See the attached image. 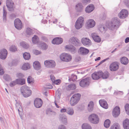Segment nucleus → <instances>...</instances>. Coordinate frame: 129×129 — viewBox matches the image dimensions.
<instances>
[{"label": "nucleus", "instance_id": "obj_38", "mask_svg": "<svg viewBox=\"0 0 129 129\" xmlns=\"http://www.w3.org/2000/svg\"><path fill=\"white\" fill-rule=\"evenodd\" d=\"M76 88L75 84H73L69 85L67 87V90H70L75 89Z\"/></svg>", "mask_w": 129, "mask_h": 129}, {"label": "nucleus", "instance_id": "obj_5", "mask_svg": "<svg viewBox=\"0 0 129 129\" xmlns=\"http://www.w3.org/2000/svg\"><path fill=\"white\" fill-rule=\"evenodd\" d=\"M84 18L83 17L80 16L78 18L75 25L76 29H78L82 27L84 23Z\"/></svg>", "mask_w": 129, "mask_h": 129}, {"label": "nucleus", "instance_id": "obj_8", "mask_svg": "<svg viewBox=\"0 0 129 129\" xmlns=\"http://www.w3.org/2000/svg\"><path fill=\"white\" fill-rule=\"evenodd\" d=\"M45 66L47 68H53L55 66V62L53 60H46L44 62Z\"/></svg>", "mask_w": 129, "mask_h": 129}, {"label": "nucleus", "instance_id": "obj_55", "mask_svg": "<svg viewBox=\"0 0 129 129\" xmlns=\"http://www.w3.org/2000/svg\"><path fill=\"white\" fill-rule=\"evenodd\" d=\"M34 53L36 55H38L40 54V52L37 50H35L34 51Z\"/></svg>", "mask_w": 129, "mask_h": 129}, {"label": "nucleus", "instance_id": "obj_2", "mask_svg": "<svg viewBox=\"0 0 129 129\" xmlns=\"http://www.w3.org/2000/svg\"><path fill=\"white\" fill-rule=\"evenodd\" d=\"M20 91L22 95L25 98L29 96L31 94V91L29 87L26 85L22 86L20 88Z\"/></svg>", "mask_w": 129, "mask_h": 129}, {"label": "nucleus", "instance_id": "obj_54", "mask_svg": "<svg viewBox=\"0 0 129 129\" xmlns=\"http://www.w3.org/2000/svg\"><path fill=\"white\" fill-rule=\"evenodd\" d=\"M109 59V58L108 57L105 59L101 61L98 64L97 66H96V67L97 66H98L99 65H100V64L102 63H103L106 61V60Z\"/></svg>", "mask_w": 129, "mask_h": 129}, {"label": "nucleus", "instance_id": "obj_46", "mask_svg": "<svg viewBox=\"0 0 129 129\" xmlns=\"http://www.w3.org/2000/svg\"><path fill=\"white\" fill-rule=\"evenodd\" d=\"M26 32L27 34L29 35H33L34 33L33 30L29 28H27Z\"/></svg>", "mask_w": 129, "mask_h": 129}, {"label": "nucleus", "instance_id": "obj_62", "mask_svg": "<svg viewBox=\"0 0 129 129\" xmlns=\"http://www.w3.org/2000/svg\"><path fill=\"white\" fill-rule=\"evenodd\" d=\"M90 0H82V3L84 4H86L87 3H89Z\"/></svg>", "mask_w": 129, "mask_h": 129}, {"label": "nucleus", "instance_id": "obj_7", "mask_svg": "<svg viewBox=\"0 0 129 129\" xmlns=\"http://www.w3.org/2000/svg\"><path fill=\"white\" fill-rule=\"evenodd\" d=\"M60 58L61 60L63 61L68 62L71 60L72 57L69 54L64 53L60 55Z\"/></svg>", "mask_w": 129, "mask_h": 129}, {"label": "nucleus", "instance_id": "obj_31", "mask_svg": "<svg viewBox=\"0 0 129 129\" xmlns=\"http://www.w3.org/2000/svg\"><path fill=\"white\" fill-rule=\"evenodd\" d=\"M120 62L121 63L124 64H127L128 62V59L126 57H123L120 58Z\"/></svg>", "mask_w": 129, "mask_h": 129}, {"label": "nucleus", "instance_id": "obj_28", "mask_svg": "<svg viewBox=\"0 0 129 129\" xmlns=\"http://www.w3.org/2000/svg\"><path fill=\"white\" fill-rule=\"evenodd\" d=\"M92 37L94 41L96 42L99 43L101 41V39L100 37L95 34H92Z\"/></svg>", "mask_w": 129, "mask_h": 129}, {"label": "nucleus", "instance_id": "obj_37", "mask_svg": "<svg viewBox=\"0 0 129 129\" xmlns=\"http://www.w3.org/2000/svg\"><path fill=\"white\" fill-rule=\"evenodd\" d=\"M67 113L69 115H72L74 113L73 109L70 107L67 108Z\"/></svg>", "mask_w": 129, "mask_h": 129}, {"label": "nucleus", "instance_id": "obj_53", "mask_svg": "<svg viewBox=\"0 0 129 129\" xmlns=\"http://www.w3.org/2000/svg\"><path fill=\"white\" fill-rule=\"evenodd\" d=\"M105 28L104 26L102 25L99 28V29L101 32H102L104 31H105L106 29Z\"/></svg>", "mask_w": 129, "mask_h": 129}, {"label": "nucleus", "instance_id": "obj_19", "mask_svg": "<svg viewBox=\"0 0 129 129\" xmlns=\"http://www.w3.org/2000/svg\"><path fill=\"white\" fill-rule=\"evenodd\" d=\"M100 106L103 108L107 109L108 108V105L107 102L104 100L102 99L99 101Z\"/></svg>", "mask_w": 129, "mask_h": 129}, {"label": "nucleus", "instance_id": "obj_51", "mask_svg": "<svg viewBox=\"0 0 129 129\" xmlns=\"http://www.w3.org/2000/svg\"><path fill=\"white\" fill-rule=\"evenodd\" d=\"M17 84V82L16 79L14 81L11 82L10 83L9 85L11 87H12Z\"/></svg>", "mask_w": 129, "mask_h": 129}, {"label": "nucleus", "instance_id": "obj_44", "mask_svg": "<svg viewBox=\"0 0 129 129\" xmlns=\"http://www.w3.org/2000/svg\"><path fill=\"white\" fill-rule=\"evenodd\" d=\"M110 121L109 119L106 120L104 123V126L106 128L109 127L110 126Z\"/></svg>", "mask_w": 129, "mask_h": 129}, {"label": "nucleus", "instance_id": "obj_60", "mask_svg": "<svg viewBox=\"0 0 129 129\" xmlns=\"http://www.w3.org/2000/svg\"><path fill=\"white\" fill-rule=\"evenodd\" d=\"M50 78L51 80L52 81V82H54V81H55V77L53 75H51L50 76Z\"/></svg>", "mask_w": 129, "mask_h": 129}, {"label": "nucleus", "instance_id": "obj_16", "mask_svg": "<svg viewBox=\"0 0 129 129\" xmlns=\"http://www.w3.org/2000/svg\"><path fill=\"white\" fill-rule=\"evenodd\" d=\"M69 41L71 44L75 46L78 45L80 42L79 40L75 37H72L70 39Z\"/></svg>", "mask_w": 129, "mask_h": 129}, {"label": "nucleus", "instance_id": "obj_21", "mask_svg": "<svg viewBox=\"0 0 129 129\" xmlns=\"http://www.w3.org/2000/svg\"><path fill=\"white\" fill-rule=\"evenodd\" d=\"M59 119L63 124H67V119L66 116L64 114H61L60 115Z\"/></svg>", "mask_w": 129, "mask_h": 129}, {"label": "nucleus", "instance_id": "obj_12", "mask_svg": "<svg viewBox=\"0 0 129 129\" xmlns=\"http://www.w3.org/2000/svg\"><path fill=\"white\" fill-rule=\"evenodd\" d=\"M15 27L17 29H21L22 28V23L21 20L18 18L16 19L14 21Z\"/></svg>", "mask_w": 129, "mask_h": 129}, {"label": "nucleus", "instance_id": "obj_56", "mask_svg": "<svg viewBox=\"0 0 129 129\" xmlns=\"http://www.w3.org/2000/svg\"><path fill=\"white\" fill-rule=\"evenodd\" d=\"M124 2L125 4L128 7L129 6V3L128 0H124Z\"/></svg>", "mask_w": 129, "mask_h": 129}, {"label": "nucleus", "instance_id": "obj_32", "mask_svg": "<svg viewBox=\"0 0 129 129\" xmlns=\"http://www.w3.org/2000/svg\"><path fill=\"white\" fill-rule=\"evenodd\" d=\"M93 108V103L92 101L90 102L88 106V110L89 112L92 111Z\"/></svg>", "mask_w": 129, "mask_h": 129}, {"label": "nucleus", "instance_id": "obj_9", "mask_svg": "<svg viewBox=\"0 0 129 129\" xmlns=\"http://www.w3.org/2000/svg\"><path fill=\"white\" fill-rule=\"evenodd\" d=\"M119 64L117 62H115L111 63L110 66V69L111 71H115L119 68Z\"/></svg>", "mask_w": 129, "mask_h": 129}, {"label": "nucleus", "instance_id": "obj_34", "mask_svg": "<svg viewBox=\"0 0 129 129\" xmlns=\"http://www.w3.org/2000/svg\"><path fill=\"white\" fill-rule=\"evenodd\" d=\"M39 47L41 49L43 50H46L48 47L46 44L44 43H40L39 45Z\"/></svg>", "mask_w": 129, "mask_h": 129}, {"label": "nucleus", "instance_id": "obj_43", "mask_svg": "<svg viewBox=\"0 0 129 129\" xmlns=\"http://www.w3.org/2000/svg\"><path fill=\"white\" fill-rule=\"evenodd\" d=\"M30 68L29 64L28 63H26L23 65L22 69L24 70H26L29 69Z\"/></svg>", "mask_w": 129, "mask_h": 129}, {"label": "nucleus", "instance_id": "obj_26", "mask_svg": "<svg viewBox=\"0 0 129 129\" xmlns=\"http://www.w3.org/2000/svg\"><path fill=\"white\" fill-rule=\"evenodd\" d=\"M123 127L124 129H129V120L126 119L123 122Z\"/></svg>", "mask_w": 129, "mask_h": 129}, {"label": "nucleus", "instance_id": "obj_64", "mask_svg": "<svg viewBox=\"0 0 129 129\" xmlns=\"http://www.w3.org/2000/svg\"><path fill=\"white\" fill-rule=\"evenodd\" d=\"M67 109H64V108H63L62 109H61L60 111L61 112H67Z\"/></svg>", "mask_w": 129, "mask_h": 129}, {"label": "nucleus", "instance_id": "obj_1", "mask_svg": "<svg viewBox=\"0 0 129 129\" xmlns=\"http://www.w3.org/2000/svg\"><path fill=\"white\" fill-rule=\"evenodd\" d=\"M120 20L118 18H114L109 25V29L112 30L117 29L120 25Z\"/></svg>", "mask_w": 129, "mask_h": 129}, {"label": "nucleus", "instance_id": "obj_48", "mask_svg": "<svg viewBox=\"0 0 129 129\" xmlns=\"http://www.w3.org/2000/svg\"><path fill=\"white\" fill-rule=\"evenodd\" d=\"M125 109L127 114L129 115V104H126L125 106Z\"/></svg>", "mask_w": 129, "mask_h": 129}, {"label": "nucleus", "instance_id": "obj_3", "mask_svg": "<svg viewBox=\"0 0 129 129\" xmlns=\"http://www.w3.org/2000/svg\"><path fill=\"white\" fill-rule=\"evenodd\" d=\"M81 95L80 94L77 93L73 95L71 98L70 104L71 106H74L80 100Z\"/></svg>", "mask_w": 129, "mask_h": 129}, {"label": "nucleus", "instance_id": "obj_63", "mask_svg": "<svg viewBox=\"0 0 129 129\" xmlns=\"http://www.w3.org/2000/svg\"><path fill=\"white\" fill-rule=\"evenodd\" d=\"M81 59L78 56L76 57L75 59V60L76 62H78Z\"/></svg>", "mask_w": 129, "mask_h": 129}, {"label": "nucleus", "instance_id": "obj_14", "mask_svg": "<svg viewBox=\"0 0 129 129\" xmlns=\"http://www.w3.org/2000/svg\"><path fill=\"white\" fill-rule=\"evenodd\" d=\"M42 101L40 99L36 98L34 101V104L37 108L41 107L42 106Z\"/></svg>", "mask_w": 129, "mask_h": 129}, {"label": "nucleus", "instance_id": "obj_15", "mask_svg": "<svg viewBox=\"0 0 129 129\" xmlns=\"http://www.w3.org/2000/svg\"><path fill=\"white\" fill-rule=\"evenodd\" d=\"M120 108L117 106H116L113 109L112 111V115L115 117H117L120 114Z\"/></svg>", "mask_w": 129, "mask_h": 129}, {"label": "nucleus", "instance_id": "obj_61", "mask_svg": "<svg viewBox=\"0 0 129 129\" xmlns=\"http://www.w3.org/2000/svg\"><path fill=\"white\" fill-rule=\"evenodd\" d=\"M4 73V72L3 71V70L1 66L0 67V75H2Z\"/></svg>", "mask_w": 129, "mask_h": 129}, {"label": "nucleus", "instance_id": "obj_18", "mask_svg": "<svg viewBox=\"0 0 129 129\" xmlns=\"http://www.w3.org/2000/svg\"><path fill=\"white\" fill-rule=\"evenodd\" d=\"M102 74V73L100 72V71L98 72H94L92 75V79L94 80L99 79L100 78V76H101V75Z\"/></svg>", "mask_w": 129, "mask_h": 129}, {"label": "nucleus", "instance_id": "obj_45", "mask_svg": "<svg viewBox=\"0 0 129 129\" xmlns=\"http://www.w3.org/2000/svg\"><path fill=\"white\" fill-rule=\"evenodd\" d=\"M23 57L25 60H28L30 58V55L29 53L25 52L23 54Z\"/></svg>", "mask_w": 129, "mask_h": 129}, {"label": "nucleus", "instance_id": "obj_52", "mask_svg": "<svg viewBox=\"0 0 129 129\" xmlns=\"http://www.w3.org/2000/svg\"><path fill=\"white\" fill-rule=\"evenodd\" d=\"M32 77L31 76H29L27 78V81L28 83H31L33 82Z\"/></svg>", "mask_w": 129, "mask_h": 129}, {"label": "nucleus", "instance_id": "obj_41", "mask_svg": "<svg viewBox=\"0 0 129 129\" xmlns=\"http://www.w3.org/2000/svg\"><path fill=\"white\" fill-rule=\"evenodd\" d=\"M32 41L34 44L37 43L39 41V39L37 36L35 35L32 38Z\"/></svg>", "mask_w": 129, "mask_h": 129}, {"label": "nucleus", "instance_id": "obj_27", "mask_svg": "<svg viewBox=\"0 0 129 129\" xmlns=\"http://www.w3.org/2000/svg\"><path fill=\"white\" fill-rule=\"evenodd\" d=\"M33 66L34 69L37 70L40 69L41 68L40 64L38 61H35L34 62Z\"/></svg>", "mask_w": 129, "mask_h": 129}, {"label": "nucleus", "instance_id": "obj_29", "mask_svg": "<svg viewBox=\"0 0 129 129\" xmlns=\"http://www.w3.org/2000/svg\"><path fill=\"white\" fill-rule=\"evenodd\" d=\"M94 9L93 5L92 4L90 5L86 8L85 11L86 12L89 13L92 11Z\"/></svg>", "mask_w": 129, "mask_h": 129}, {"label": "nucleus", "instance_id": "obj_50", "mask_svg": "<svg viewBox=\"0 0 129 129\" xmlns=\"http://www.w3.org/2000/svg\"><path fill=\"white\" fill-rule=\"evenodd\" d=\"M10 50L12 52H14L16 51L17 48L15 46H12L10 48Z\"/></svg>", "mask_w": 129, "mask_h": 129}, {"label": "nucleus", "instance_id": "obj_59", "mask_svg": "<svg viewBox=\"0 0 129 129\" xmlns=\"http://www.w3.org/2000/svg\"><path fill=\"white\" fill-rule=\"evenodd\" d=\"M17 76L19 78H22L24 76V75L20 73L17 74Z\"/></svg>", "mask_w": 129, "mask_h": 129}, {"label": "nucleus", "instance_id": "obj_20", "mask_svg": "<svg viewBox=\"0 0 129 129\" xmlns=\"http://www.w3.org/2000/svg\"><path fill=\"white\" fill-rule=\"evenodd\" d=\"M79 53L82 55H86L89 52V50L88 49L83 47H81L78 51Z\"/></svg>", "mask_w": 129, "mask_h": 129}, {"label": "nucleus", "instance_id": "obj_13", "mask_svg": "<svg viewBox=\"0 0 129 129\" xmlns=\"http://www.w3.org/2000/svg\"><path fill=\"white\" fill-rule=\"evenodd\" d=\"M16 102V109L18 110L19 114L21 119H22V116L23 114V109L20 103H18L16 100H15Z\"/></svg>", "mask_w": 129, "mask_h": 129}, {"label": "nucleus", "instance_id": "obj_4", "mask_svg": "<svg viewBox=\"0 0 129 129\" xmlns=\"http://www.w3.org/2000/svg\"><path fill=\"white\" fill-rule=\"evenodd\" d=\"M88 120L91 123L97 124L99 122V118L98 116L94 114H92L88 117Z\"/></svg>", "mask_w": 129, "mask_h": 129}, {"label": "nucleus", "instance_id": "obj_33", "mask_svg": "<svg viewBox=\"0 0 129 129\" xmlns=\"http://www.w3.org/2000/svg\"><path fill=\"white\" fill-rule=\"evenodd\" d=\"M17 84L23 85L25 83V80L24 79H16Z\"/></svg>", "mask_w": 129, "mask_h": 129}, {"label": "nucleus", "instance_id": "obj_49", "mask_svg": "<svg viewBox=\"0 0 129 129\" xmlns=\"http://www.w3.org/2000/svg\"><path fill=\"white\" fill-rule=\"evenodd\" d=\"M4 79L6 81H9L11 80L10 76L7 75H5L4 76Z\"/></svg>", "mask_w": 129, "mask_h": 129}, {"label": "nucleus", "instance_id": "obj_10", "mask_svg": "<svg viewBox=\"0 0 129 129\" xmlns=\"http://www.w3.org/2000/svg\"><path fill=\"white\" fill-rule=\"evenodd\" d=\"M6 6L8 9L9 11H12L14 10V3L12 0H7L6 1Z\"/></svg>", "mask_w": 129, "mask_h": 129}, {"label": "nucleus", "instance_id": "obj_35", "mask_svg": "<svg viewBox=\"0 0 129 129\" xmlns=\"http://www.w3.org/2000/svg\"><path fill=\"white\" fill-rule=\"evenodd\" d=\"M83 6L81 3H79L76 6V8L77 11L78 12H81L82 10Z\"/></svg>", "mask_w": 129, "mask_h": 129}, {"label": "nucleus", "instance_id": "obj_11", "mask_svg": "<svg viewBox=\"0 0 129 129\" xmlns=\"http://www.w3.org/2000/svg\"><path fill=\"white\" fill-rule=\"evenodd\" d=\"M128 12L125 9H122L118 14V17L121 19H124L127 16Z\"/></svg>", "mask_w": 129, "mask_h": 129}, {"label": "nucleus", "instance_id": "obj_30", "mask_svg": "<svg viewBox=\"0 0 129 129\" xmlns=\"http://www.w3.org/2000/svg\"><path fill=\"white\" fill-rule=\"evenodd\" d=\"M100 72L102 73L100 76V78L102 77L103 79H106L109 77V75L108 72L106 71L104 73L102 71H100Z\"/></svg>", "mask_w": 129, "mask_h": 129}, {"label": "nucleus", "instance_id": "obj_25", "mask_svg": "<svg viewBox=\"0 0 129 129\" xmlns=\"http://www.w3.org/2000/svg\"><path fill=\"white\" fill-rule=\"evenodd\" d=\"M65 48L68 49L73 54L75 53L76 52V48L73 46L67 45L66 46Z\"/></svg>", "mask_w": 129, "mask_h": 129}, {"label": "nucleus", "instance_id": "obj_58", "mask_svg": "<svg viewBox=\"0 0 129 129\" xmlns=\"http://www.w3.org/2000/svg\"><path fill=\"white\" fill-rule=\"evenodd\" d=\"M58 129H66V128L64 125H61L59 126Z\"/></svg>", "mask_w": 129, "mask_h": 129}, {"label": "nucleus", "instance_id": "obj_36", "mask_svg": "<svg viewBox=\"0 0 129 129\" xmlns=\"http://www.w3.org/2000/svg\"><path fill=\"white\" fill-rule=\"evenodd\" d=\"M81 127L82 129H92L90 125L87 123H84L83 124Z\"/></svg>", "mask_w": 129, "mask_h": 129}, {"label": "nucleus", "instance_id": "obj_42", "mask_svg": "<svg viewBox=\"0 0 129 129\" xmlns=\"http://www.w3.org/2000/svg\"><path fill=\"white\" fill-rule=\"evenodd\" d=\"M20 45L21 46L24 48L26 49L29 47L28 45L25 42L23 41L20 43Z\"/></svg>", "mask_w": 129, "mask_h": 129}, {"label": "nucleus", "instance_id": "obj_39", "mask_svg": "<svg viewBox=\"0 0 129 129\" xmlns=\"http://www.w3.org/2000/svg\"><path fill=\"white\" fill-rule=\"evenodd\" d=\"M56 113L52 111L51 109H49L46 111V114L49 115H51L52 116H55L56 114Z\"/></svg>", "mask_w": 129, "mask_h": 129}, {"label": "nucleus", "instance_id": "obj_24", "mask_svg": "<svg viewBox=\"0 0 129 129\" xmlns=\"http://www.w3.org/2000/svg\"><path fill=\"white\" fill-rule=\"evenodd\" d=\"M81 42L83 45L86 46H88L90 44V40L86 38H82Z\"/></svg>", "mask_w": 129, "mask_h": 129}, {"label": "nucleus", "instance_id": "obj_17", "mask_svg": "<svg viewBox=\"0 0 129 129\" xmlns=\"http://www.w3.org/2000/svg\"><path fill=\"white\" fill-rule=\"evenodd\" d=\"M7 54V50L5 49L1 50L0 51V58L5 59L6 57Z\"/></svg>", "mask_w": 129, "mask_h": 129}, {"label": "nucleus", "instance_id": "obj_6", "mask_svg": "<svg viewBox=\"0 0 129 129\" xmlns=\"http://www.w3.org/2000/svg\"><path fill=\"white\" fill-rule=\"evenodd\" d=\"M90 80V78L89 77L82 79L80 82V85L83 87H87L89 85Z\"/></svg>", "mask_w": 129, "mask_h": 129}, {"label": "nucleus", "instance_id": "obj_40", "mask_svg": "<svg viewBox=\"0 0 129 129\" xmlns=\"http://www.w3.org/2000/svg\"><path fill=\"white\" fill-rule=\"evenodd\" d=\"M120 127L119 124L117 123H115L111 127L110 129H120Z\"/></svg>", "mask_w": 129, "mask_h": 129}, {"label": "nucleus", "instance_id": "obj_23", "mask_svg": "<svg viewBox=\"0 0 129 129\" xmlns=\"http://www.w3.org/2000/svg\"><path fill=\"white\" fill-rule=\"evenodd\" d=\"M87 26L88 28H92L95 25V22L92 19L88 20L87 22Z\"/></svg>", "mask_w": 129, "mask_h": 129}, {"label": "nucleus", "instance_id": "obj_57", "mask_svg": "<svg viewBox=\"0 0 129 129\" xmlns=\"http://www.w3.org/2000/svg\"><path fill=\"white\" fill-rule=\"evenodd\" d=\"M60 80H55L53 82L54 83L56 84H59L60 83Z\"/></svg>", "mask_w": 129, "mask_h": 129}, {"label": "nucleus", "instance_id": "obj_47", "mask_svg": "<svg viewBox=\"0 0 129 129\" xmlns=\"http://www.w3.org/2000/svg\"><path fill=\"white\" fill-rule=\"evenodd\" d=\"M3 21L5 22L6 20V16L7 12L5 10L4 7L3 8Z\"/></svg>", "mask_w": 129, "mask_h": 129}, {"label": "nucleus", "instance_id": "obj_22", "mask_svg": "<svg viewBox=\"0 0 129 129\" xmlns=\"http://www.w3.org/2000/svg\"><path fill=\"white\" fill-rule=\"evenodd\" d=\"M62 41L63 40L62 38L57 37L53 39L52 42L53 44H61Z\"/></svg>", "mask_w": 129, "mask_h": 129}]
</instances>
